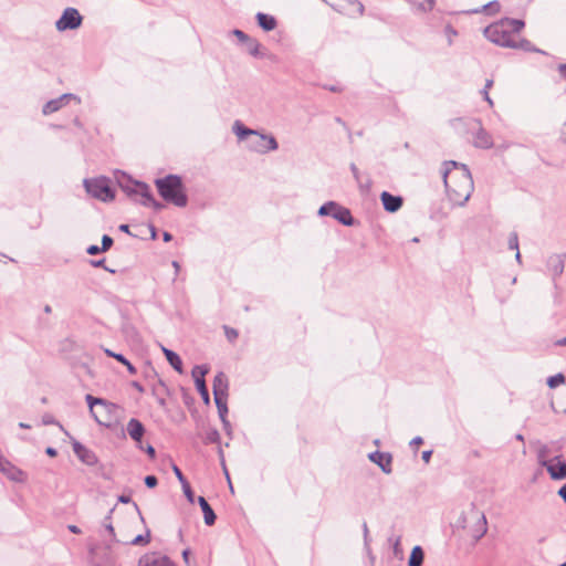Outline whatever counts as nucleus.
<instances>
[{
	"label": "nucleus",
	"mask_w": 566,
	"mask_h": 566,
	"mask_svg": "<svg viewBox=\"0 0 566 566\" xmlns=\"http://www.w3.org/2000/svg\"><path fill=\"white\" fill-rule=\"evenodd\" d=\"M442 177L450 200L454 205L464 206L474 189L468 166L454 160L446 161Z\"/></svg>",
	"instance_id": "obj_1"
},
{
	"label": "nucleus",
	"mask_w": 566,
	"mask_h": 566,
	"mask_svg": "<svg viewBox=\"0 0 566 566\" xmlns=\"http://www.w3.org/2000/svg\"><path fill=\"white\" fill-rule=\"evenodd\" d=\"M524 25L523 20L504 18L486 27L483 33L488 40L500 46L515 48L516 41L512 39V33L521 32Z\"/></svg>",
	"instance_id": "obj_2"
},
{
	"label": "nucleus",
	"mask_w": 566,
	"mask_h": 566,
	"mask_svg": "<svg viewBox=\"0 0 566 566\" xmlns=\"http://www.w3.org/2000/svg\"><path fill=\"white\" fill-rule=\"evenodd\" d=\"M117 184L129 198H134L136 200V197L139 196V202L143 206L153 207L156 211H160L165 208L163 202L157 201L154 198L147 184L133 180L124 172H120V175L117 176Z\"/></svg>",
	"instance_id": "obj_3"
},
{
	"label": "nucleus",
	"mask_w": 566,
	"mask_h": 566,
	"mask_svg": "<svg viewBox=\"0 0 566 566\" xmlns=\"http://www.w3.org/2000/svg\"><path fill=\"white\" fill-rule=\"evenodd\" d=\"M156 188L164 200L177 207H186L188 197L184 189L182 179L178 175H168L155 180Z\"/></svg>",
	"instance_id": "obj_4"
},
{
	"label": "nucleus",
	"mask_w": 566,
	"mask_h": 566,
	"mask_svg": "<svg viewBox=\"0 0 566 566\" xmlns=\"http://www.w3.org/2000/svg\"><path fill=\"white\" fill-rule=\"evenodd\" d=\"M84 187L87 193L104 202L112 201L115 198L114 189L106 177L84 179Z\"/></svg>",
	"instance_id": "obj_5"
},
{
	"label": "nucleus",
	"mask_w": 566,
	"mask_h": 566,
	"mask_svg": "<svg viewBox=\"0 0 566 566\" xmlns=\"http://www.w3.org/2000/svg\"><path fill=\"white\" fill-rule=\"evenodd\" d=\"M317 213L321 217L331 216L339 223L348 227L353 226L355 221L350 213V210L340 206L336 201L325 202L323 206L319 207Z\"/></svg>",
	"instance_id": "obj_6"
},
{
	"label": "nucleus",
	"mask_w": 566,
	"mask_h": 566,
	"mask_svg": "<svg viewBox=\"0 0 566 566\" xmlns=\"http://www.w3.org/2000/svg\"><path fill=\"white\" fill-rule=\"evenodd\" d=\"M83 17L77 9L69 7L66 8L61 18L55 22L57 31L63 32L66 30H75L82 25Z\"/></svg>",
	"instance_id": "obj_7"
},
{
	"label": "nucleus",
	"mask_w": 566,
	"mask_h": 566,
	"mask_svg": "<svg viewBox=\"0 0 566 566\" xmlns=\"http://www.w3.org/2000/svg\"><path fill=\"white\" fill-rule=\"evenodd\" d=\"M470 128L474 130L473 134V146L481 149H490L493 147V138L492 135L486 132L481 120L473 119L470 124Z\"/></svg>",
	"instance_id": "obj_8"
},
{
	"label": "nucleus",
	"mask_w": 566,
	"mask_h": 566,
	"mask_svg": "<svg viewBox=\"0 0 566 566\" xmlns=\"http://www.w3.org/2000/svg\"><path fill=\"white\" fill-rule=\"evenodd\" d=\"M565 259L566 254H552L546 260V271L552 276L555 289L557 287L556 279L564 272Z\"/></svg>",
	"instance_id": "obj_9"
},
{
	"label": "nucleus",
	"mask_w": 566,
	"mask_h": 566,
	"mask_svg": "<svg viewBox=\"0 0 566 566\" xmlns=\"http://www.w3.org/2000/svg\"><path fill=\"white\" fill-rule=\"evenodd\" d=\"M256 139L252 142L251 149L260 154H266L279 148L276 139L272 135L258 133Z\"/></svg>",
	"instance_id": "obj_10"
},
{
	"label": "nucleus",
	"mask_w": 566,
	"mask_h": 566,
	"mask_svg": "<svg viewBox=\"0 0 566 566\" xmlns=\"http://www.w3.org/2000/svg\"><path fill=\"white\" fill-rule=\"evenodd\" d=\"M71 99L75 101L77 104L81 103V98L78 96L71 94V93H66L55 99H51V101L46 102L43 106L42 112L44 115H49L54 112H57Z\"/></svg>",
	"instance_id": "obj_11"
},
{
	"label": "nucleus",
	"mask_w": 566,
	"mask_h": 566,
	"mask_svg": "<svg viewBox=\"0 0 566 566\" xmlns=\"http://www.w3.org/2000/svg\"><path fill=\"white\" fill-rule=\"evenodd\" d=\"M371 462L377 464L384 473L390 474L392 472L391 462L392 457L388 452L375 451L368 454Z\"/></svg>",
	"instance_id": "obj_12"
},
{
	"label": "nucleus",
	"mask_w": 566,
	"mask_h": 566,
	"mask_svg": "<svg viewBox=\"0 0 566 566\" xmlns=\"http://www.w3.org/2000/svg\"><path fill=\"white\" fill-rule=\"evenodd\" d=\"M546 470L553 480L566 479V462L562 460V455L554 457Z\"/></svg>",
	"instance_id": "obj_13"
},
{
	"label": "nucleus",
	"mask_w": 566,
	"mask_h": 566,
	"mask_svg": "<svg viewBox=\"0 0 566 566\" xmlns=\"http://www.w3.org/2000/svg\"><path fill=\"white\" fill-rule=\"evenodd\" d=\"M380 200L384 206V209L390 213L397 212L402 207L403 203L402 197L391 195L388 191L381 192Z\"/></svg>",
	"instance_id": "obj_14"
},
{
	"label": "nucleus",
	"mask_w": 566,
	"mask_h": 566,
	"mask_svg": "<svg viewBox=\"0 0 566 566\" xmlns=\"http://www.w3.org/2000/svg\"><path fill=\"white\" fill-rule=\"evenodd\" d=\"M126 430H127V433L129 434V437L138 443V448L143 449L142 439L145 433L144 424L138 419L132 418L127 422Z\"/></svg>",
	"instance_id": "obj_15"
},
{
	"label": "nucleus",
	"mask_w": 566,
	"mask_h": 566,
	"mask_svg": "<svg viewBox=\"0 0 566 566\" xmlns=\"http://www.w3.org/2000/svg\"><path fill=\"white\" fill-rule=\"evenodd\" d=\"M138 566H175V564L167 556L153 553L142 557Z\"/></svg>",
	"instance_id": "obj_16"
},
{
	"label": "nucleus",
	"mask_w": 566,
	"mask_h": 566,
	"mask_svg": "<svg viewBox=\"0 0 566 566\" xmlns=\"http://www.w3.org/2000/svg\"><path fill=\"white\" fill-rule=\"evenodd\" d=\"M73 451L77 455V458L87 465H94L97 463V458L95 453L87 448H85L78 441L73 442Z\"/></svg>",
	"instance_id": "obj_17"
},
{
	"label": "nucleus",
	"mask_w": 566,
	"mask_h": 566,
	"mask_svg": "<svg viewBox=\"0 0 566 566\" xmlns=\"http://www.w3.org/2000/svg\"><path fill=\"white\" fill-rule=\"evenodd\" d=\"M0 471L6 474L10 480L15 482H22L24 480V473L8 460L0 457Z\"/></svg>",
	"instance_id": "obj_18"
},
{
	"label": "nucleus",
	"mask_w": 566,
	"mask_h": 566,
	"mask_svg": "<svg viewBox=\"0 0 566 566\" xmlns=\"http://www.w3.org/2000/svg\"><path fill=\"white\" fill-rule=\"evenodd\" d=\"M227 399H228V396H214V402H216V406L218 409L220 420L223 424L224 430L229 432L231 426H230L229 420L227 419V415H228Z\"/></svg>",
	"instance_id": "obj_19"
},
{
	"label": "nucleus",
	"mask_w": 566,
	"mask_h": 566,
	"mask_svg": "<svg viewBox=\"0 0 566 566\" xmlns=\"http://www.w3.org/2000/svg\"><path fill=\"white\" fill-rule=\"evenodd\" d=\"M228 378L224 373H218L212 385L213 396H228Z\"/></svg>",
	"instance_id": "obj_20"
},
{
	"label": "nucleus",
	"mask_w": 566,
	"mask_h": 566,
	"mask_svg": "<svg viewBox=\"0 0 566 566\" xmlns=\"http://www.w3.org/2000/svg\"><path fill=\"white\" fill-rule=\"evenodd\" d=\"M198 503L202 510L205 523L208 526H211L216 523L217 515L210 504L207 502V500L203 496L198 497Z\"/></svg>",
	"instance_id": "obj_21"
},
{
	"label": "nucleus",
	"mask_w": 566,
	"mask_h": 566,
	"mask_svg": "<svg viewBox=\"0 0 566 566\" xmlns=\"http://www.w3.org/2000/svg\"><path fill=\"white\" fill-rule=\"evenodd\" d=\"M258 24L260 28H262L264 31H272L276 28L277 22L273 15L259 12L255 15Z\"/></svg>",
	"instance_id": "obj_22"
},
{
	"label": "nucleus",
	"mask_w": 566,
	"mask_h": 566,
	"mask_svg": "<svg viewBox=\"0 0 566 566\" xmlns=\"http://www.w3.org/2000/svg\"><path fill=\"white\" fill-rule=\"evenodd\" d=\"M85 400L88 405V408H90V412L92 415V417L95 419L96 422H98L99 424H102V420L98 418L97 413L94 411V407L95 406H103L104 408H108L109 405L107 403L106 400L102 399V398H96V397H93L92 395H86L85 397Z\"/></svg>",
	"instance_id": "obj_23"
},
{
	"label": "nucleus",
	"mask_w": 566,
	"mask_h": 566,
	"mask_svg": "<svg viewBox=\"0 0 566 566\" xmlns=\"http://www.w3.org/2000/svg\"><path fill=\"white\" fill-rule=\"evenodd\" d=\"M163 353L166 356L168 363L170 366L179 374L182 373V361L178 354L172 352L171 349H168L164 346H161Z\"/></svg>",
	"instance_id": "obj_24"
},
{
	"label": "nucleus",
	"mask_w": 566,
	"mask_h": 566,
	"mask_svg": "<svg viewBox=\"0 0 566 566\" xmlns=\"http://www.w3.org/2000/svg\"><path fill=\"white\" fill-rule=\"evenodd\" d=\"M551 451L552 450L547 444L537 442V449H536L537 462L544 468H546L551 462H553V459L548 460Z\"/></svg>",
	"instance_id": "obj_25"
},
{
	"label": "nucleus",
	"mask_w": 566,
	"mask_h": 566,
	"mask_svg": "<svg viewBox=\"0 0 566 566\" xmlns=\"http://www.w3.org/2000/svg\"><path fill=\"white\" fill-rule=\"evenodd\" d=\"M115 511H116V506H114L109 510L108 514L105 516V518L102 523V526L105 530V532H107L111 542L119 543L122 541L116 538L115 530H114V526L111 521L112 514Z\"/></svg>",
	"instance_id": "obj_26"
},
{
	"label": "nucleus",
	"mask_w": 566,
	"mask_h": 566,
	"mask_svg": "<svg viewBox=\"0 0 566 566\" xmlns=\"http://www.w3.org/2000/svg\"><path fill=\"white\" fill-rule=\"evenodd\" d=\"M424 560V552L421 546L417 545L412 548L408 559V566H422Z\"/></svg>",
	"instance_id": "obj_27"
},
{
	"label": "nucleus",
	"mask_w": 566,
	"mask_h": 566,
	"mask_svg": "<svg viewBox=\"0 0 566 566\" xmlns=\"http://www.w3.org/2000/svg\"><path fill=\"white\" fill-rule=\"evenodd\" d=\"M488 532V521L484 514L481 515L473 530V538L475 542L480 541Z\"/></svg>",
	"instance_id": "obj_28"
},
{
	"label": "nucleus",
	"mask_w": 566,
	"mask_h": 566,
	"mask_svg": "<svg viewBox=\"0 0 566 566\" xmlns=\"http://www.w3.org/2000/svg\"><path fill=\"white\" fill-rule=\"evenodd\" d=\"M105 354L108 356V357H113L115 358L117 361H119V364H123L127 367L129 374L132 375H135L137 373V369L134 365H132L124 355L122 354H117V353H114L113 350L111 349H105L104 350Z\"/></svg>",
	"instance_id": "obj_29"
},
{
	"label": "nucleus",
	"mask_w": 566,
	"mask_h": 566,
	"mask_svg": "<svg viewBox=\"0 0 566 566\" xmlns=\"http://www.w3.org/2000/svg\"><path fill=\"white\" fill-rule=\"evenodd\" d=\"M233 133L240 138V139H244L247 136L249 135H258V132L256 130H253V129H250L248 127H245L243 124H241L239 120H237L234 124H233Z\"/></svg>",
	"instance_id": "obj_30"
},
{
	"label": "nucleus",
	"mask_w": 566,
	"mask_h": 566,
	"mask_svg": "<svg viewBox=\"0 0 566 566\" xmlns=\"http://www.w3.org/2000/svg\"><path fill=\"white\" fill-rule=\"evenodd\" d=\"M247 51L254 57H261L262 53L260 52L261 44L256 39L249 38L244 43Z\"/></svg>",
	"instance_id": "obj_31"
},
{
	"label": "nucleus",
	"mask_w": 566,
	"mask_h": 566,
	"mask_svg": "<svg viewBox=\"0 0 566 566\" xmlns=\"http://www.w3.org/2000/svg\"><path fill=\"white\" fill-rule=\"evenodd\" d=\"M209 367L206 365H197L192 369V377L195 380V384H197L198 380H205V376L208 374Z\"/></svg>",
	"instance_id": "obj_32"
},
{
	"label": "nucleus",
	"mask_w": 566,
	"mask_h": 566,
	"mask_svg": "<svg viewBox=\"0 0 566 566\" xmlns=\"http://www.w3.org/2000/svg\"><path fill=\"white\" fill-rule=\"evenodd\" d=\"M196 387H197V390L199 391L203 402L206 405H209L210 403V396H209V391H208V388H207V385H206V380H198L197 384H196Z\"/></svg>",
	"instance_id": "obj_33"
},
{
	"label": "nucleus",
	"mask_w": 566,
	"mask_h": 566,
	"mask_svg": "<svg viewBox=\"0 0 566 566\" xmlns=\"http://www.w3.org/2000/svg\"><path fill=\"white\" fill-rule=\"evenodd\" d=\"M565 381L566 377L562 373H558L547 378V386L549 388H556L557 386L564 384Z\"/></svg>",
	"instance_id": "obj_34"
},
{
	"label": "nucleus",
	"mask_w": 566,
	"mask_h": 566,
	"mask_svg": "<svg viewBox=\"0 0 566 566\" xmlns=\"http://www.w3.org/2000/svg\"><path fill=\"white\" fill-rule=\"evenodd\" d=\"M501 9V4L499 1H491L482 7V11L488 12L489 14H493L499 12ZM473 12L478 13L481 12V10H474Z\"/></svg>",
	"instance_id": "obj_35"
},
{
	"label": "nucleus",
	"mask_w": 566,
	"mask_h": 566,
	"mask_svg": "<svg viewBox=\"0 0 566 566\" xmlns=\"http://www.w3.org/2000/svg\"><path fill=\"white\" fill-rule=\"evenodd\" d=\"M514 49H522V50H525V51H533V52H538V53H543L544 52L539 49H536L533 46V44L528 41V40H521L520 42H516V46Z\"/></svg>",
	"instance_id": "obj_36"
},
{
	"label": "nucleus",
	"mask_w": 566,
	"mask_h": 566,
	"mask_svg": "<svg viewBox=\"0 0 566 566\" xmlns=\"http://www.w3.org/2000/svg\"><path fill=\"white\" fill-rule=\"evenodd\" d=\"M349 7L353 8L354 12H356L359 17L364 14L365 8L364 4L359 0H344Z\"/></svg>",
	"instance_id": "obj_37"
},
{
	"label": "nucleus",
	"mask_w": 566,
	"mask_h": 566,
	"mask_svg": "<svg viewBox=\"0 0 566 566\" xmlns=\"http://www.w3.org/2000/svg\"><path fill=\"white\" fill-rule=\"evenodd\" d=\"M150 535L149 531H147L146 535H137L129 543L133 545H145L149 542Z\"/></svg>",
	"instance_id": "obj_38"
},
{
	"label": "nucleus",
	"mask_w": 566,
	"mask_h": 566,
	"mask_svg": "<svg viewBox=\"0 0 566 566\" xmlns=\"http://www.w3.org/2000/svg\"><path fill=\"white\" fill-rule=\"evenodd\" d=\"M185 496L190 503L195 502V494L191 490L189 482L181 484Z\"/></svg>",
	"instance_id": "obj_39"
},
{
	"label": "nucleus",
	"mask_w": 566,
	"mask_h": 566,
	"mask_svg": "<svg viewBox=\"0 0 566 566\" xmlns=\"http://www.w3.org/2000/svg\"><path fill=\"white\" fill-rule=\"evenodd\" d=\"M400 536L396 537L394 541H392V552H394V555L396 557H402V549H401V545H400Z\"/></svg>",
	"instance_id": "obj_40"
},
{
	"label": "nucleus",
	"mask_w": 566,
	"mask_h": 566,
	"mask_svg": "<svg viewBox=\"0 0 566 566\" xmlns=\"http://www.w3.org/2000/svg\"><path fill=\"white\" fill-rule=\"evenodd\" d=\"M427 4L424 3H417L418 10L422 12H429L431 11L436 6V0H426Z\"/></svg>",
	"instance_id": "obj_41"
},
{
	"label": "nucleus",
	"mask_w": 566,
	"mask_h": 566,
	"mask_svg": "<svg viewBox=\"0 0 566 566\" xmlns=\"http://www.w3.org/2000/svg\"><path fill=\"white\" fill-rule=\"evenodd\" d=\"M206 440H207V442H209V443H217V442H219V440H220V434H219L218 430L212 429V430H210L209 432H207Z\"/></svg>",
	"instance_id": "obj_42"
},
{
	"label": "nucleus",
	"mask_w": 566,
	"mask_h": 566,
	"mask_svg": "<svg viewBox=\"0 0 566 566\" xmlns=\"http://www.w3.org/2000/svg\"><path fill=\"white\" fill-rule=\"evenodd\" d=\"M509 249L518 250V237L516 232H512L509 237Z\"/></svg>",
	"instance_id": "obj_43"
},
{
	"label": "nucleus",
	"mask_w": 566,
	"mask_h": 566,
	"mask_svg": "<svg viewBox=\"0 0 566 566\" xmlns=\"http://www.w3.org/2000/svg\"><path fill=\"white\" fill-rule=\"evenodd\" d=\"M113 242H114V241H113V239H112L109 235L104 234V235L102 237V247H101V250H103L104 252H105V251H107V250H109V249H111V247L113 245Z\"/></svg>",
	"instance_id": "obj_44"
},
{
	"label": "nucleus",
	"mask_w": 566,
	"mask_h": 566,
	"mask_svg": "<svg viewBox=\"0 0 566 566\" xmlns=\"http://www.w3.org/2000/svg\"><path fill=\"white\" fill-rule=\"evenodd\" d=\"M231 33L238 38V40L241 42V43H245L247 40H249V35L247 33H244L243 31L239 30V29H234L231 31Z\"/></svg>",
	"instance_id": "obj_45"
},
{
	"label": "nucleus",
	"mask_w": 566,
	"mask_h": 566,
	"mask_svg": "<svg viewBox=\"0 0 566 566\" xmlns=\"http://www.w3.org/2000/svg\"><path fill=\"white\" fill-rule=\"evenodd\" d=\"M144 481L146 486L149 489H153L158 484V479L155 475H147Z\"/></svg>",
	"instance_id": "obj_46"
},
{
	"label": "nucleus",
	"mask_w": 566,
	"mask_h": 566,
	"mask_svg": "<svg viewBox=\"0 0 566 566\" xmlns=\"http://www.w3.org/2000/svg\"><path fill=\"white\" fill-rule=\"evenodd\" d=\"M172 471L181 484L188 482L181 470L176 464L172 465Z\"/></svg>",
	"instance_id": "obj_47"
},
{
	"label": "nucleus",
	"mask_w": 566,
	"mask_h": 566,
	"mask_svg": "<svg viewBox=\"0 0 566 566\" xmlns=\"http://www.w3.org/2000/svg\"><path fill=\"white\" fill-rule=\"evenodd\" d=\"M153 394L156 396L157 402L159 406L165 407L166 406V399L164 396L159 394V387H154Z\"/></svg>",
	"instance_id": "obj_48"
},
{
	"label": "nucleus",
	"mask_w": 566,
	"mask_h": 566,
	"mask_svg": "<svg viewBox=\"0 0 566 566\" xmlns=\"http://www.w3.org/2000/svg\"><path fill=\"white\" fill-rule=\"evenodd\" d=\"M92 564L93 566H118L111 557H106V559L103 563L93 560Z\"/></svg>",
	"instance_id": "obj_49"
},
{
	"label": "nucleus",
	"mask_w": 566,
	"mask_h": 566,
	"mask_svg": "<svg viewBox=\"0 0 566 566\" xmlns=\"http://www.w3.org/2000/svg\"><path fill=\"white\" fill-rule=\"evenodd\" d=\"M226 335L229 340H234L238 337V332L234 328L224 326Z\"/></svg>",
	"instance_id": "obj_50"
},
{
	"label": "nucleus",
	"mask_w": 566,
	"mask_h": 566,
	"mask_svg": "<svg viewBox=\"0 0 566 566\" xmlns=\"http://www.w3.org/2000/svg\"><path fill=\"white\" fill-rule=\"evenodd\" d=\"M86 252L90 254V255H96L101 252H104L103 250H101V247L98 245H90L87 249H86Z\"/></svg>",
	"instance_id": "obj_51"
},
{
	"label": "nucleus",
	"mask_w": 566,
	"mask_h": 566,
	"mask_svg": "<svg viewBox=\"0 0 566 566\" xmlns=\"http://www.w3.org/2000/svg\"><path fill=\"white\" fill-rule=\"evenodd\" d=\"M363 533H364L365 546L368 547L369 530H368V526H367L366 522H364V524H363Z\"/></svg>",
	"instance_id": "obj_52"
},
{
	"label": "nucleus",
	"mask_w": 566,
	"mask_h": 566,
	"mask_svg": "<svg viewBox=\"0 0 566 566\" xmlns=\"http://www.w3.org/2000/svg\"><path fill=\"white\" fill-rule=\"evenodd\" d=\"M142 450H145V452L149 455L150 459H155L156 450L153 446L148 444L146 448L143 447Z\"/></svg>",
	"instance_id": "obj_53"
},
{
	"label": "nucleus",
	"mask_w": 566,
	"mask_h": 566,
	"mask_svg": "<svg viewBox=\"0 0 566 566\" xmlns=\"http://www.w3.org/2000/svg\"><path fill=\"white\" fill-rule=\"evenodd\" d=\"M92 265L95 266V268H104L105 270L109 271V272H114L113 270H109L107 269L104 264H105V260H97V261H91Z\"/></svg>",
	"instance_id": "obj_54"
},
{
	"label": "nucleus",
	"mask_w": 566,
	"mask_h": 566,
	"mask_svg": "<svg viewBox=\"0 0 566 566\" xmlns=\"http://www.w3.org/2000/svg\"><path fill=\"white\" fill-rule=\"evenodd\" d=\"M481 94H482V96H483L484 101H486V102H488V104L492 107V106L494 105V103H493L492 98H491V97H490V95H489V91H486V90H482V91H481Z\"/></svg>",
	"instance_id": "obj_55"
},
{
	"label": "nucleus",
	"mask_w": 566,
	"mask_h": 566,
	"mask_svg": "<svg viewBox=\"0 0 566 566\" xmlns=\"http://www.w3.org/2000/svg\"><path fill=\"white\" fill-rule=\"evenodd\" d=\"M117 501L123 504H128L132 502V499L129 495L122 494L117 497Z\"/></svg>",
	"instance_id": "obj_56"
},
{
	"label": "nucleus",
	"mask_w": 566,
	"mask_h": 566,
	"mask_svg": "<svg viewBox=\"0 0 566 566\" xmlns=\"http://www.w3.org/2000/svg\"><path fill=\"white\" fill-rule=\"evenodd\" d=\"M431 455H432V451L431 450H426V451L422 452L421 458H422V460L426 463H428L430 461V459H431Z\"/></svg>",
	"instance_id": "obj_57"
},
{
	"label": "nucleus",
	"mask_w": 566,
	"mask_h": 566,
	"mask_svg": "<svg viewBox=\"0 0 566 566\" xmlns=\"http://www.w3.org/2000/svg\"><path fill=\"white\" fill-rule=\"evenodd\" d=\"M423 442L422 438L421 437H416L413 438L411 441H410V446L413 447V448H417L418 446H420L421 443Z\"/></svg>",
	"instance_id": "obj_58"
},
{
	"label": "nucleus",
	"mask_w": 566,
	"mask_h": 566,
	"mask_svg": "<svg viewBox=\"0 0 566 566\" xmlns=\"http://www.w3.org/2000/svg\"><path fill=\"white\" fill-rule=\"evenodd\" d=\"M350 170H352V172H353V175H354V178H355L357 181H359V170H358V168L356 167V165H355V164H352V165H350Z\"/></svg>",
	"instance_id": "obj_59"
},
{
	"label": "nucleus",
	"mask_w": 566,
	"mask_h": 566,
	"mask_svg": "<svg viewBox=\"0 0 566 566\" xmlns=\"http://www.w3.org/2000/svg\"><path fill=\"white\" fill-rule=\"evenodd\" d=\"M560 139L564 144H566V122L563 124L562 130H560Z\"/></svg>",
	"instance_id": "obj_60"
},
{
	"label": "nucleus",
	"mask_w": 566,
	"mask_h": 566,
	"mask_svg": "<svg viewBox=\"0 0 566 566\" xmlns=\"http://www.w3.org/2000/svg\"><path fill=\"white\" fill-rule=\"evenodd\" d=\"M558 71H559L562 77H564L566 80V64H559Z\"/></svg>",
	"instance_id": "obj_61"
},
{
	"label": "nucleus",
	"mask_w": 566,
	"mask_h": 566,
	"mask_svg": "<svg viewBox=\"0 0 566 566\" xmlns=\"http://www.w3.org/2000/svg\"><path fill=\"white\" fill-rule=\"evenodd\" d=\"M132 387H134L139 392H144V387L138 381H133Z\"/></svg>",
	"instance_id": "obj_62"
},
{
	"label": "nucleus",
	"mask_w": 566,
	"mask_h": 566,
	"mask_svg": "<svg viewBox=\"0 0 566 566\" xmlns=\"http://www.w3.org/2000/svg\"><path fill=\"white\" fill-rule=\"evenodd\" d=\"M45 453L50 457H55L57 452L54 448L49 447V448H46Z\"/></svg>",
	"instance_id": "obj_63"
},
{
	"label": "nucleus",
	"mask_w": 566,
	"mask_h": 566,
	"mask_svg": "<svg viewBox=\"0 0 566 566\" xmlns=\"http://www.w3.org/2000/svg\"><path fill=\"white\" fill-rule=\"evenodd\" d=\"M69 530H70V532H72L74 534L81 533V530L76 525H69Z\"/></svg>",
	"instance_id": "obj_64"
}]
</instances>
